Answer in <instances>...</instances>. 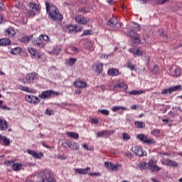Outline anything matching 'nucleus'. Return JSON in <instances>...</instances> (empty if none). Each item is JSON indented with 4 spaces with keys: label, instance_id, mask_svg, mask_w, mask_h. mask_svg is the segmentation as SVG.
I'll return each mask as SVG.
<instances>
[{
    "label": "nucleus",
    "instance_id": "6",
    "mask_svg": "<svg viewBox=\"0 0 182 182\" xmlns=\"http://www.w3.org/2000/svg\"><path fill=\"white\" fill-rule=\"evenodd\" d=\"M29 9L27 11V15L30 18H33L36 15V12H39V5L35 3L29 2L28 3Z\"/></svg>",
    "mask_w": 182,
    "mask_h": 182
},
{
    "label": "nucleus",
    "instance_id": "59",
    "mask_svg": "<svg viewBox=\"0 0 182 182\" xmlns=\"http://www.w3.org/2000/svg\"><path fill=\"white\" fill-rule=\"evenodd\" d=\"M5 9V6L2 4V2H0V11H4Z\"/></svg>",
    "mask_w": 182,
    "mask_h": 182
},
{
    "label": "nucleus",
    "instance_id": "57",
    "mask_svg": "<svg viewBox=\"0 0 182 182\" xmlns=\"http://www.w3.org/2000/svg\"><path fill=\"white\" fill-rule=\"evenodd\" d=\"M42 53L38 52L37 54H36V58L38 59H42Z\"/></svg>",
    "mask_w": 182,
    "mask_h": 182
},
{
    "label": "nucleus",
    "instance_id": "43",
    "mask_svg": "<svg viewBox=\"0 0 182 182\" xmlns=\"http://www.w3.org/2000/svg\"><path fill=\"white\" fill-rule=\"evenodd\" d=\"M32 39V36H24L21 39V42H24L25 43H28L29 41Z\"/></svg>",
    "mask_w": 182,
    "mask_h": 182
},
{
    "label": "nucleus",
    "instance_id": "13",
    "mask_svg": "<svg viewBox=\"0 0 182 182\" xmlns=\"http://www.w3.org/2000/svg\"><path fill=\"white\" fill-rule=\"evenodd\" d=\"M132 150L136 154V156H139L140 157L147 156V152H146L144 149L140 146L133 147Z\"/></svg>",
    "mask_w": 182,
    "mask_h": 182
},
{
    "label": "nucleus",
    "instance_id": "64",
    "mask_svg": "<svg viewBox=\"0 0 182 182\" xmlns=\"http://www.w3.org/2000/svg\"><path fill=\"white\" fill-rule=\"evenodd\" d=\"M100 89L102 90L103 92H105V90H106V86L102 85L100 86Z\"/></svg>",
    "mask_w": 182,
    "mask_h": 182
},
{
    "label": "nucleus",
    "instance_id": "47",
    "mask_svg": "<svg viewBox=\"0 0 182 182\" xmlns=\"http://www.w3.org/2000/svg\"><path fill=\"white\" fill-rule=\"evenodd\" d=\"M159 35H160V36L164 38V39L165 41H167V39L168 38V36H167V33H166L164 31H161Z\"/></svg>",
    "mask_w": 182,
    "mask_h": 182
},
{
    "label": "nucleus",
    "instance_id": "62",
    "mask_svg": "<svg viewBox=\"0 0 182 182\" xmlns=\"http://www.w3.org/2000/svg\"><path fill=\"white\" fill-rule=\"evenodd\" d=\"M79 11L82 12V14H86V9L85 8L80 9Z\"/></svg>",
    "mask_w": 182,
    "mask_h": 182
},
{
    "label": "nucleus",
    "instance_id": "8",
    "mask_svg": "<svg viewBox=\"0 0 182 182\" xmlns=\"http://www.w3.org/2000/svg\"><path fill=\"white\" fill-rule=\"evenodd\" d=\"M178 90H182L181 85L163 90L161 92V95H171L173 92H178Z\"/></svg>",
    "mask_w": 182,
    "mask_h": 182
},
{
    "label": "nucleus",
    "instance_id": "51",
    "mask_svg": "<svg viewBox=\"0 0 182 182\" xmlns=\"http://www.w3.org/2000/svg\"><path fill=\"white\" fill-rule=\"evenodd\" d=\"M62 146L65 147V149H68V147L70 149V143H68L66 141H64L62 143Z\"/></svg>",
    "mask_w": 182,
    "mask_h": 182
},
{
    "label": "nucleus",
    "instance_id": "44",
    "mask_svg": "<svg viewBox=\"0 0 182 182\" xmlns=\"http://www.w3.org/2000/svg\"><path fill=\"white\" fill-rule=\"evenodd\" d=\"M151 134L156 136V137L160 136V130L157 129H154L151 131Z\"/></svg>",
    "mask_w": 182,
    "mask_h": 182
},
{
    "label": "nucleus",
    "instance_id": "58",
    "mask_svg": "<svg viewBox=\"0 0 182 182\" xmlns=\"http://www.w3.org/2000/svg\"><path fill=\"white\" fill-rule=\"evenodd\" d=\"M6 166H12V164H14V162L11 161H8L5 162Z\"/></svg>",
    "mask_w": 182,
    "mask_h": 182
},
{
    "label": "nucleus",
    "instance_id": "42",
    "mask_svg": "<svg viewBox=\"0 0 182 182\" xmlns=\"http://www.w3.org/2000/svg\"><path fill=\"white\" fill-rule=\"evenodd\" d=\"M98 112L102 114H105V116H109L110 114L109 109H99Z\"/></svg>",
    "mask_w": 182,
    "mask_h": 182
},
{
    "label": "nucleus",
    "instance_id": "31",
    "mask_svg": "<svg viewBox=\"0 0 182 182\" xmlns=\"http://www.w3.org/2000/svg\"><path fill=\"white\" fill-rule=\"evenodd\" d=\"M143 93H144V91L141 90H134L132 91L128 92V94L131 95L132 96H137V95H143Z\"/></svg>",
    "mask_w": 182,
    "mask_h": 182
},
{
    "label": "nucleus",
    "instance_id": "50",
    "mask_svg": "<svg viewBox=\"0 0 182 182\" xmlns=\"http://www.w3.org/2000/svg\"><path fill=\"white\" fill-rule=\"evenodd\" d=\"M90 176H95V177H100L102 173L99 172L90 173Z\"/></svg>",
    "mask_w": 182,
    "mask_h": 182
},
{
    "label": "nucleus",
    "instance_id": "60",
    "mask_svg": "<svg viewBox=\"0 0 182 182\" xmlns=\"http://www.w3.org/2000/svg\"><path fill=\"white\" fill-rule=\"evenodd\" d=\"M151 180L153 182H161L160 180H159V179H157L156 178H151Z\"/></svg>",
    "mask_w": 182,
    "mask_h": 182
},
{
    "label": "nucleus",
    "instance_id": "24",
    "mask_svg": "<svg viewBox=\"0 0 182 182\" xmlns=\"http://www.w3.org/2000/svg\"><path fill=\"white\" fill-rule=\"evenodd\" d=\"M92 68L93 70H95V72H97V73H102V72H103V63L94 65Z\"/></svg>",
    "mask_w": 182,
    "mask_h": 182
},
{
    "label": "nucleus",
    "instance_id": "28",
    "mask_svg": "<svg viewBox=\"0 0 182 182\" xmlns=\"http://www.w3.org/2000/svg\"><path fill=\"white\" fill-rule=\"evenodd\" d=\"M114 89H124V90H127V85L124 82H120V83L116 84L114 86Z\"/></svg>",
    "mask_w": 182,
    "mask_h": 182
},
{
    "label": "nucleus",
    "instance_id": "27",
    "mask_svg": "<svg viewBox=\"0 0 182 182\" xmlns=\"http://www.w3.org/2000/svg\"><path fill=\"white\" fill-rule=\"evenodd\" d=\"M0 143H4V146H9L11 144V141L7 139L6 136L0 135Z\"/></svg>",
    "mask_w": 182,
    "mask_h": 182
},
{
    "label": "nucleus",
    "instance_id": "18",
    "mask_svg": "<svg viewBox=\"0 0 182 182\" xmlns=\"http://www.w3.org/2000/svg\"><path fill=\"white\" fill-rule=\"evenodd\" d=\"M75 21L77 23H80V25H86L87 23V18L83 16H75Z\"/></svg>",
    "mask_w": 182,
    "mask_h": 182
},
{
    "label": "nucleus",
    "instance_id": "21",
    "mask_svg": "<svg viewBox=\"0 0 182 182\" xmlns=\"http://www.w3.org/2000/svg\"><path fill=\"white\" fill-rule=\"evenodd\" d=\"M74 86H75V87H78L79 89H83L87 87V83H86L85 81H75L74 82Z\"/></svg>",
    "mask_w": 182,
    "mask_h": 182
},
{
    "label": "nucleus",
    "instance_id": "9",
    "mask_svg": "<svg viewBox=\"0 0 182 182\" xmlns=\"http://www.w3.org/2000/svg\"><path fill=\"white\" fill-rule=\"evenodd\" d=\"M169 73L173 77H178L181 75V68L180 67L173 65L169 70Z\"/></svg>",
    "mask_w": 182,
    "mask_h": 182
},
{
    "label": "nucleus",
    "instance_id": "2",
    "mask_svg": "<svg viewBox=\"0 0 182 182\" xmlns=\"http://www.w3.org/2000/svg\"><path fill=\"white\" fill-rule=\"evenodd\" d=\"M46 12L52 21H62L63 16L59 12V9L53 5H49V3L46 4Z\"/></svg>",
    "mask_w": 182,
    "mask_h": 182
},
{
    "label": "nucleus",
    "instance_id": "40",
    "mask_svg": "<svg viewBox=\"0 0 182 182\" xmlns=\"http://www.w3.org/2000/svg\"><path fill=\"white\" fill-rule=\"evenodd\" d=\"M68 136H69V137H71L72 139H75V140H77V139H79V134L77 133L68 132Z\"/></svg>",
    "mask_w": 182,
    "mask_h": 182
},
{
    "label": "nucleus",
    "instance_id": "37",
    "mask_svg": "<svg viewBox=\"0 0 182 182\" xmlns=\"http://www.w3.org/2000/svg\"><path fill=\"white\" fill-rule=\"evenodd\" d=\"M77 61V59L76 58H70L66 60V63L67 65H68V66H75V64L76 63Z\"/></svg>",
    "mask_w": 182,
    "mask_h": 182
},
{
    "label": "nucleus",
    "instance_id": "23",
    "mask_svg": "<svg viewBox=\"0 0 182 182\" xmlns=\"http://www.w3.org/2000/svg\"><path fill=\"white\" fill-rule=\"evenodd\" d=\"M166 164V166H169V167H177L178 166V164L176 161L171 159H166L165 161V164Z\"/></svg>",
    "mask_w": 182,
    "mask_h": 182
},
{
    "label": "nucleus",
    "instance_id": "61",
    "mask_svg": "<svg viewBox=\"0 0 182 182\" xmlns=\"http://www.w3.org/2000/svg\"><path fill=\"white\" fill-rule=\"evenodd\" d=\"M138 2H140L141 4H146V2H149V0H136Z\"/></svg>",
    "mask_w": 182,
    "mask_h": 182
},
{
    "label": "nucleus",
    "instance_id": "29",
    "mask_svg": "<svg viewBox=\"0 0 182 182\" xmlns=\"http://www.w3.org/2000/svg\"><path fill=\"white\" fill-rule=\"evenodd\" d=\"M28 52H29V53L31 55V58L33 59H36V55L38 53V51L36 50V49L33 48H28Z\"/></svg>",
    "mask_w": 182,
    "mask_h": 182
},
{
    "label": "nucleus",
    "instance_id": "63",
    "mask_svg": "<svg viewBox=\"0 0 182 182\" xmlns=\"http://www.w3.org/2000/svg\"><path fill=\"white\" fill-rule=\"evenodd\" d=\"M175 109H176V110L178 112H182V107L180 106L176 107Z\"/></svg>",
    "mask_w": 182,
    "mask_h": 182
},
{
    "label": "nucleus",
    "instance_id": "12",
    "mask_svg": "<svg viewBox=\"0 0 182 182\" xmlns=\"http://www.w3.org/2000/svg\"><path fill=\"white\" fill-rule=\"evenodd\" d=\"M137 139H139L143 143H146V144H154L156 141L153 139H147V136L144 134H138Z\"/></svg>",
    "mask_w": 182,
    "mask_h": 182
},
{
    "label": "nucleus",
    "instance_id": "30",
    "mask_svg": "<svg viewBox=\"0 0 182 182\" xmlns=\"http://www.w3.org/2000/svg\"><path fill=\"white\" fill-rule=\"evenodd\" d=\"M90 170V167H87L85 168H77L75 171L78 173V174H87V171Z\"/></svg>",
    "mask_w": 182,
    "mask_h": 182
},
{
    "label": "nucleus",
    "instance_id": "17",
    "mask_svg": "<svg viewBox=\"0 0 182 182\" xmlns=\"http://www.w3.org/2000/svg\"><path fill=\"white\" fill-rule=\"evenodd\" d=\"M26 152L30 154L31 156H33L34 159H41V157H43V154L40 152L39 154L36 153V151L27 149Z\"/></svg>",
    "mask_w": 182,
    "mask_h": 182
},
{
    "label": "nucleus",
    "instance_id": "55",
    "mask_svg": "<svg viewBox=\"0 0 182 182\" xmlns=\"http://www.w3.org/2000/svg\"><path fill=\"white\" fill-rule=\"evenodd\" d=\"M57 159H58L59 160H66V156H62V155H58V156H57Z\"/></svg>",
    "mask_w": 182,
    "mask_h": 182
},
{
    "label": "nucleus",
    "instance_id": "20",
    "mask_svg": "<svg viewBox=\"0 0 182 182\" xmlns=\"http://www.w3.org/2000/svg\"><path fill=\"white\" fill-rule=\"evenodd\" d=\"M111 133L109 130H103L101 132H98L97 133V137H105V139H107L109 136H110Z\"/></svg>",
    "mask_w": 182,
    "mask_h": 182
},
{
    "label": "nucleus",
    "instance_id": "52",
    "mask_svg": "<svg viewBox=\"0 0 182 182\" xmlns=\"http://www.w3.org/2000/svg\"><path fill=\"white\" fill-rule=\"evenodd\" d=\"M46 114H48V116H52L53 114V111H52V109H47Z\"/></svg>",
    "mask_w": 182,
    "mask_h": 182
},
{
    "label": "nucleus",
    "instance_id": "39",
    "mask_svg": "<svg viewBox=\"0 0 182 182\" xmlns=\"http://www.w3.org/2000/svg\"><path fill=\"white\" fill-rule=\"evenodd\" d=\"M112 112H117V110H127V107L122 106H114L112 109Z\"/></svg>",
    "mask_w": 182,
    "mask_h": 182
},
{
    "label": "nucleus",
    "instance_id": "33",
    "mask_svg": "<svg viewBox=\"0 0 182 182\" xmlns=\"http://www.w3.org/2000/svg\"><path fill=\"white\" fill-rule=\"evenodd\" d=\"M12 169L14 171H19L22 168V164L14 163L11 165Z\"/></svg>",
    "mask_w": 182,
    "mask_h": 182
},
{
    "label": "nucleus",
    "instance_id": "26",
    "mask_svg": "<svg viewBox=\"0 0 182 182\" xmlns=\"http://www.w3.org/2000/svg\"><path fill=\"white\" fill-rule=\"evenodd\" d=\"M130 52L133 53L134 56H143V51L139 48L131 49Z\"/></svg>",
    "mask_w": 182,
    "mask_h": 182
},
{
    "label": "nucleus",
    "instance_id": "19",
    "mask_svg": "<svg viewBox=\"0 0 182 182\" xmlns=\"http://www.w3.org/2000/svg\"><path fill=\"white\" fill-rule=\"evenodd\" d=\"M62 51V46H54L52 50L49 52L50 55H59Z\"/></svg>",
    "mask_w": 182,
    "mask_h": 182
},
{
    "label": "nucleus",
    "instance_id": "7",
    "mask_svg": "<svg viewBox=\"0 0 182 182\" xmlns=\"http://www.w3.org/2000/svg\"><path fill=\"white\" fill-rule=\"evenodd\" d=\"M35 79H38V75L35 73L27 74L24 78V83L26 85H31L35 82Z\"/></svg>",
    "mask_w": 182,
    "mask_h": 182
},
{
    "label": "nucleus",
    "instance_id": "32",
    "mask_svg": "<svg viewBox=\"0 0 182 182\" xmlns=\"http://www.w3.org/2000/svg\"><path fill=\"white\" fill-rule=\"evenodd\" d=\"M136 129H144L146 127V123L141 121H136L134 122Z\"/></svg>",
    "mask_w": 182,
    "mask_h": 182
},
{
    "label": "nucleus",
    "instance_id": "11",
    "mask_svg": "<svg viewBox=\"0 0 182 182\" xmlns=\"http://www.w3.org/2000/svg\"><path fill=\"white\" fill-rule=\"evenodd\" d=\"M52 95H59V92H55V91L53 90H46V91H43L41 92V94L40 95H38V97H40V99H49V97L50 96H52Z\"/></svg>",
    "mask_w": 182,
    "mask_h": 182
},
{
    "label": "nucleus",
    "instance_id": "41",
    "mask_svg": "<svg viewBox=\"0 0 182 182\" xmlns=\"http://www.w3.org/2000/svg\"><path fill=\"white\" fill-rule=\"evenodd\" d=\"M139 168L140 170H146L147 168V164L145 162H141L138 165Z\"/></svg>",
    "mask_w": 182,
    "mask_h": 182
},
{
    "label": "nucleus",
    "instance_id": "56",
    "mask_svg": "<svg viewBox=\"0 0 182 182\" xmlns=\"http://www.w3.org/2000/svg\"><path fill=\"white\" fill-rule=\"evenodd\" d=\"M100 58H101V59H108L109 55H107V54H102Z\"/></svg>",
    "mask_w": 182,
    "mask_h": 182
},
{
    "label": "nucleus",
    "instance_id": "46",
    "mask_svg": "<svg viewBox=\"0 0 182 182\" xmlns=\"http://www.w3.org/2000/svg\"><path fill=\"white\" fill-rule=\"evenodd\" d=\"M170 0H157L158 5H164V4H168Z\"/></svg>",
    "mask_w": 182,
    "mask_h": 182
},
{
    "label": "nucleus",
    "instance_id": "1",
    "mask_svg": "<svg viewBox=\"0 0 182 182\" xmlns=\"http://www.w3.org/2000/svg\"><path fill=\"white\" fill-rule=\"evenodd\" d=\"M135 31H140V25L137 23H132L129 28L127 36L131 38L132 45H134V46H137V45H140L141 40L140 39V35L136 33V32H134Z\"/></svg>",
    "mask_w": 182,
    "mask_h": 182
},
{
    "label": "nucleus",
    "instance_id": "38",
    "mask_svg": "<svg viewBox=\"0 0 182 182\" xmlns=\"http://www.w3.org/2000/svg\"><path fill=\"white\" fill-rule=\"evenodd\" d=\"M6 33L8 36L12 37L15 35V31L12 28H9L6 30Z\"/></svg>",
    "mask_w": 182,
    "mask_h": 182
},
{
    "label": "nucleus",
    "instance_id": "10",
    "mask_svg": "<svg viewBox=\"0 0 182 182\" xmlns=\"http://www.w3.org/2000/svg\"><path fill=\"white\" fill-rule=\"evenodd\" d=\"M156 160L151 159L148 164V168L151 170V171H160L161 170V167L157 166Z\"/></svg>",
    "mask_w": 182,
    "mask_h": 182
},
{
    "label": "nucleus",
    "instance_id": "4",
    "mask_svg": "<svg viewBox=\"0 0 182 182\" xmlns=\"http://www.w3.org/2000/svg\"><path fill=\"white\" fill-rule=\"evenodd\" d=\"M46 42H49V37L45 34H41L39 38L32 41L33 45H35V46H38V48H45Z\"/></svg>",
    "mask_w": 182,
    "mask_h": 182
},
{
    "label": "nucleus",
    "instance_id": "53",
    "mask_svg": "<svg viewBox=\"0 0 182 182\" xmlns=\"http://www.w3.org/2000/svg\"><path fill=\"white\" fill-rule=\"evenodd\" d=\"M125 156H127V157H128V159H132L133 157V155L132 154V152H130V151L125 153Z\"/></svg>",
    "mask_w": 182,
    "mask_h": 182
},
{
    "label": "nucleus",
    "instance_id": "36",
    "mask_svg": "<svg viewBox=\"0 0 182 182\" xmlns=\"http://www.w3.org/2000/svg\"><path fill=\"white\" fill-rule=\"evenodd\" d=\"M21 52H22V49H21V48H18V47L11 48L10 50V53L12 55H18V53H21Z\"/></svg>",
    "mask_w": 182,
    "mask_h": 182
},
{
    "label": "nucleus",
    "instance_id": "49",
    "mask_svg": "<svg viewBox=\"0 0 182 182\" xmlns=\"http://www.w3.org/2000/svg\"><path fill=\"white\" fill-rule=\"evenodd\" d=\"M92 30H85L83 33L81 34V36H86L87 35H91Z\"/></svg>",
    "mask_w": 182,
    "mask_h": 182
},
{
    "label": "nucleus",
    "instance_id": "22",
    "mask_svg": "<svg viewBox=\"0 0 182 182\" xmlns=\"http://www.w3.org/2000/svg\"><path fill=\"white\" fill-rule=\"evenodd\" d=\"M109 76H119V75H120V71H119V69H116V68H111L108 70L107 72Z\"/></svg>",
    "mask_w": 182,
    "mask_h": 182
},
{
    "label": "nucleus",
    "instance_id": "48",
    "mask_svg": "<svg viewBox=\"0 0 182 182\" xmlns=\"http://www.w3.org/2000/svg\"><path fill=\"white\" fill-rule=\"evenodd\" d=\"M131 136L130 134H129L128 133H123V139L124 140H130Z\"/></svg>",
    "mask_w": 182,
    "mask_h": 182
},
{
    "label": "nucleus",
    "instance_id": "35",
    "mask_svg": "<svg viewBox=\"0 0 182 182\" xmlns=\"http://www.w3.org/2000/svg\"><path fill=\"white\" fill-rule=\"evenodd\" d=\"M80 146L76 142H70V149L71 150H79Z\"/></svg>",
    "mask_w": 182,
    "mask_h": 182
},
{
    "label": "nucleus",
    "instance_id": "54",
    "mask_svg": "<svg viewBox=\"0 0 182 182\" xmlns=\"http://www.w3.org/2000/svg\"><path fill=\"white\" fill-rule=\"evenodd\" d=\"M75 32H80V31L82 30V27L79 26H75Z\"/></svg>",
    "mask_w": 182,
    "mask_h": 182
},
{
    "label": "nucleus",
    "instance_id": "45",
    "mask_svg": "<svg viewBox=\"0 0 182 182\" xmlns=\"http://www.w3.org/2000/svg\"><path fill=\"white\" fill-rule=\"evenodd\" d=\"M127 66L129 69H130V70H136V66H134V65L132 64L130 62L127 63Z\"/></svg>",
    "mask_w": 182,
    "mask_h": 182
},
{
    "label": "nucleus",
    "instance_id": "25",
    "mask_svg": "<svg viewBox=\"0 0 182 182\" xmlns=\"http://www.w3.org/2000/svg\"><path fill=\"white\" fill-rule=\"evenodd\" d=\"M105 167H107V168H109V170H114V171H117V170H118L119 166H116L112 163H109V162H105Z\"/></svg>",
    "mask_w": 182,
    "mask_h": 182
},
{
    "label": "nucleus",
    "instance_id": "16",
    "mask_svg": "<svg viewBox=\"0 0 182 182\" xmlns=\"http://www.w3.org/2000/svg\"><path fill=\"white\" fill-rule=\"evenodd\" d=\"M63 31H65V32H67L68 33H73L75 32V29H76V28L75 27V25H65L63 27Z\"/></svg>",
    "mask_w": 182,
    "mask_h": 182
},
{
    "label": "nucleus",
    "instance_id": "3",
    "mask_svg": "<svg viewBox=\"0 0 182 182\" xmlns=\"http://www.w3.org/2000/svg\"><path fill=\"white\" fill-rule=\"evenodd\" d=\"M38 180L36 182H55L53 178H52V173L48 169L41 171L38 177Z\"/></svg>",
    "mask_w": 182,
    "mask_h": 182
},
{
    "label": "nucleus",
    "instance_id": "34",
    "mask_svg": "<svg viewBox=\"0 0 182 182\" xmlns=\"http://www.w3.org/2000/svg\"><path fill=\"white\" fill-rule=\"evenodd\" d=\"M11 43V40L9 38H2L0 39V46H6Z\"/></svg>",
    "mask_w": 182,
    "mask_h": 182
},
{
    "label": "nucleus",
    "instance_id": "5",
    "mask_svg": "<svg viewBox=\"0 0 182 182\" xmlns=\"http://www.w3.org/2000/svg\"><path fill=\"white\" fill-rule=\"evenodd\" d=\"M107 26L112 28L114 31H119L122 28V23L116 17H112L107 21Z\"/></svg>",
    "mask_w": 182,
    "mask_h": 182
},
{
    "label": "nucleus",
    "instance_id": "14",
    "mask_svg": "<svg viewBox=\"0 0 182 182\" xmlns=\"http://www.w3.org/2000/svg\"><path fill=\"white\" fill-rule=\"evenodd\" d=\"M26 102L32 103L33 105H38L41 102V100L38 97L33 95H26L25 97Z\"/></svg>",
    "mask_w": 182,
    "mask_h": 182
},
{
    "label": "nucleus",
    "instance_id": "15",
    "mask_svg": "<svg viewBox=\"0 0 182 182\" xmlns=\"http://www.w3.org/2000/svg\"><path fill=\"white\" fill-rule=\"evenodd\" d=\"M8 127H9L8 122L0 118V132H6V130H8Z\"/></svg>",
    "mask_w": 182,
    "mask_h": 182
}]
</instances>
